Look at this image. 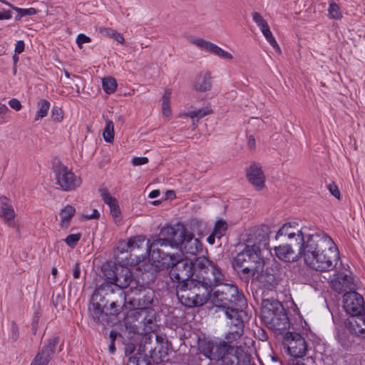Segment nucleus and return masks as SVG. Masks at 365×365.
Here are the masks:
<instances>
[{"mask_svg": "<svg viewBox=\"0 0 365 365\" xmlns=\"http://www.w3.org/2000/svg\"><path fill=\"white\" fill-rule=\"evenodd\" d=\"M128 304L133 310L125 318L126 330L132 331H152L158 328L156 312L150 307L154 292L144 285L131 286Z\"/></svg>", "mask_w": 365, "mask_h": 365, "instance_id": "obj_1", "label": "nucleus"}, {"mask_svg": "<svg viewBox=\"0 0 365 365\" xmlns=\"http://www.w3.org/2000/svg\"><path fill=\"white\" fill-rule=\"evenodd\" d=\"M271 228L266 224H260L245 230L240 236L239 249L242 251H271L269 244Z\"/></svg>", "mask_w": 365, "mask_h": 365, "instance_id": "obj_2", "label": "nucleus"}, {"mask_svg": "<svg viewBox=\"0 0 365 365\" xmlns=\"http://www.w3.org/2000/svg\"><path fill=\"white\" fill-rule=\"evenodd\" d=\"M344 308L346 312L356 319L351 322V330L359 336L365 335L364 300L363 297L355 291L344 294Z\"/></svg>", "mask_w": 365, "mask_h": 365, "instance_id": "obj_3", "label": "nucleus"}, {"mask_svg": "<svg viewBox=\"0 0 365 365\" xmlns=\"http://www.w3.org/2000/svg\"><path fill=\"white\" fill-rule=\"evenodd\" d=\"M262 314L270 328L274 330L283 331L289 326V318L282 304L278 300L263 299Z\"/></svg>", "mask_w": 365, "mask_h": 365, "instance_id": "obj_4", "label": "nucleus"}, {"mask_svg": "<svg viewBox=\"0 0 365 365\" xmlns=\"http://www.w3.org/2000/svg\"><path fill=\"white\" fill-rule=\"evenodd\" d=\"M195 267L197 268V273L195 274V280L210 289L225 281V275L222 270L205 256L195 258Z\"/></svg>", "mask_w": 365, "mask_h": 365, "instance_id": "obj_5", "label": "nucleus"}, {"mask_svg": "<svg viewBox=\"0 0 365 365\" xmlns=\"http://www.w3.org/2000/svg\"><path fill=\"white\" fill-rule=\"evenodd\" d=\"M178 259L174 255H170L168 252H145V256H143L142 259H138L136 262L133 260L128 261L124 264L139 265L140 269L157 272L173 267Z\"/></svg>", "mask_w": 365, "mask_h": 365, "instance_id": "obj_6", "label": "nucleus"}, {"mask_svg": "<svg viewBox=\"0 0 365 365\" xmlns=\"http://www.w3.org/2000/svg\"><path fill=\"white\" fill-rule=\"evenodd\" d=\"M102 272L106 282L113 287L125 289L132 283L133 275L131 270L115 262H107L102 266Z\"/></svg>", "mask_w": 365, "mask_h": 365, "instance_id": "obj_7", "label": "nucleus"}, {"mask_svg": "<svg viewBox=\"0 0 365 365\" xmlns=\"http://www.w3.org/2000/svg\"><path fill=\"white\" fill-rule=\"evenodd\" d=\"M157 328L152 331H132L127 330L130 334H140L143 335L140 343L139 344V352L143 354L145 357H150L153 362L158 363L162 351H156L159 342L164 340V337L158 335L155 333Z\"/></svg>", "mask_w": 365, "mask_h": 365, "instance_id": "obj_8", "label": "nucleus"}, {"mask_svg": "<svg viewBox=\"0 0 365 365\" xmlns=\"http://www.w3.org/2000/svg\"><path fill=\"white\" fill-rule=\"evenodd\" d=\"M297 226L295 222H286L278 230L274 237V251H293L299 232H303Z\"/></svg>", "mask_w": 365, "mask_h": 365, "instance_id": "obj_9", "label": "nucleus"}, {"mask_svg": "<svg viewBox=\"0 0 365 365\" xmlns=\"http://www.w3.org/2000/svg\"><path fill=\"white\" fill-rule=\"evenodd\" d=\"M217 299L221 302L218 307L225 311L226 308L239 307L240 309H244L247 306V300L242 293L239 292L237 286L233 284H225L215 292Z\"/></svg>", "mask_w": 365, "mask_h": 365, "instance_id": "obj_10", "label": "nucleus"}, {"mask_svg": "<svg viewBox=\"0 0 365 365\" xmlns=\"http://www.w3.org/2000/svg\"><path fill=\"white\" fill-rule=\"evenodd\" d=\"M194 256L193 259L185 257L178 258L174 266L170 271V277L172 280L180 283L190 281L197 273V268L195 267L196 252H191Z\"/></svg>", "mask_w": 365, "mask_h": 365, "instance_id": "obj_11", "label": "nucleus"}, {"mask_svg": "<svg viewBox=\"0 0 365 365\" xmlns=\"http://www.w3.org/2000/svg\"><path fill=\"white\" fill-rule=\"evenodd\" d=\"M260 253L237 252L232 262L234 269L253 275L254 271L257 270L264 264Z\"/></svg>", "mask_w": 365, "mask_h": 365, "instance_id": "obj_12", "label": "nucleus"}, {"mask_svg": "<svg viewBox=\"0 0 365 365\" xmlns=\"http://www.w3.org/2000/svg\"><path fill=\"white\" fill-rule=\"evenodd\" d=\"M304 252L305 261L311 267L321 272L327 271L336 265L339 252Z\"/></svg>", "mask_w": 365, "mask_h": 365, "instance_id": "obj_13", "label": "nucleus"}, {"mask_svg": "<svg viewBox=\"0 0 365 365\" xmlns=\"http://www.w3.org/2000/svg\"><path fill=\"white\" fill-rule=\"evenodd\" d=\"M230 346L225 340H212L209 339H200L198 349L206 358L211 361H219L222 359Z\"/></svg>", "mask_w": 365, "mask_h": 365, "instance_id": "obj_14", "label": "nucleus"}, {"mask_svg": "<svg viewBox=\"0 0 365 365\" xmlns=\"http://www.w3.org/2000/svg\"><path fill=\"white\" fill-rule=\"evenodd\" d=\"M130 289L125 293L123 289L118 287H113L108 283L102 284L98 289L96 293L93 294V300H100L103 302H111L113 304L118 303L120 305L125 304L127 299L130 297Z\"/></svg>", "mask_w": 365, "mask_h": 365, "instance_id": "obj_15", "label": "nucleus"}, {"mask_svg": "<svg viewBox=\"0 0 365 365\" xmlns=\"http://www.w3.org/2000/svg\"><path fill=\"white\" fill-rule=\"evenodd\" d=\"M53 172L56 184L63 191L74 190L81 185V178L68 169L66 165L62 164L56 165Z\"/></svg>", "mask_w": 365, "mask_h": 365, "instance_id": "obj_16", "label": "nucleus"}, {"mask_svg": "<svg viewBox=\"0 0 365 365\" xmlns=\"http://www.w3.org/2000/svg\"><path fill=\"white\" fill-rule=\"evenodd\" d=\"M220 362L221 365H255L251 362L250 354L242 346L230 345Z\"/></svg>", "mask_w": 365, "mask_h": 365, "instance_id": "obj_17", "label": "nucleus"}, {"mask_svg": "<svg viewBox=\"0 0 365 365\" xmlns=\"http://www.w3.org/2000/svg\"><path fill=\"white\" fill-rule=\"evenodd\" d=\"M330 285L333 290L339 294L354 292L356 289V284L351 274L338 272L331 277Z\"/></svg>", "mask_w": 365, "mask_h": 365, "instance_id": "obj_18", "label": "nucleus"}, {"mask_svg": "<svg viewBox=\"0 0 365 365\" xmlns=\"http://www.w3.org/2000/svg\"><path fill=\"white\" fill-rule=\"evenodd\" d=\"M171 245L172 249H179L180 251H202V245L200 241L194 237L192 234L187 233L186 229H182L178 240L174 241Z\"/></svg>", "mask_w": 365, "mask_h": 365, "instance_id": "obj_19", "label": "nucleus"}, {"mask_svg": "<svg viewBox=\"0 0 365 365\" xmlns=\"http://www.w3.org/2000/svg\"><path fill=\"white\" fill-rule=\"evenodd\" d=\"M289 354L294 358L303 357L307 351L305 339L298 333L289 332L286 336Z\"/></svg>", "mask_w": 365, "mask_h": 365, "instance_id": "obj_20", "label": "nucleus"}, {"mask_svg": "<svg viewBox=\"0 0 365 365\" xmlns=\"http://www.w3.org/2000/svg\"><path fill=\"white\" fill-rule=\"evenodd\" d=\"M59 338L56 336L48 340L33 359L31 365H47L52 359Z\"/></svg>", "mask_w": 365, "mask_h": 365, "instance_id": "obj_21", "label": "nucleus"}, {"mask_svg": "<svg viewBox=\"0 0 365 365\" xmlns=\"http://www.w3.org/2000/svg\"><path fill=\"white\" fill-rule=\"evenodd\" d=\"M187 282L180 283L176 287V294L180 302L185 307L191 308L200 307L198 303V297L193 292Z\"/></svg>", "mask_w": 365, "mask_h": 365, "instance_id": "obj_22", "label": "nucleus"}, {"mask_svg": "<svg viewBox=\"0 0 365 365\" xmlns=\"http://www.w3.org/2000/svg\"><path fill=\"white\" fill-rule=\"evenodd\" d=\"M189 41L196 46L197 47L200 48V49L205 50L206 51L210 52L220 58H222L223 59H228L231 60L233 58L232 55L223 50L220 47H219L217 45L212 43L210 41H205L203 38H194V37H189L188 38Z\"/></svg>", "mask_w": 365, "mask_h": 365, "instance_id": "obj_23", "label": "nucleus"}, {"mask_svg": "<svg viewBox=\"0 0 365 365\" xmlns=\"http://www.w3.org/2000/svg\"><path fill=\"white\" fill-rule=\"evenodd\" d=\"M319 233L305 234L299 232L298 237L295 240V246L299 251H317Z\"/></svg>", "mask_w": 365, "mask_h": 365, "instance_id": "obj_24", "label": "nucleus"}, {"mask_svg": "<svg viewBox=\"0 0 365 365\" xmlns=\"http://www.w3.org/2000/svg\"><path fill=\"white\" fill-rule=\"evenodd\" d=\"M252 16L253 21L259 28L266 40L270 43V45L277 53H281L280 47L279 46L272 31H270L269 26L266 20L264 19L263 16L257 11L253 12Z\"/></svg>", "mask_w": 365, "mask_h": 365, "instance_id": "obj_25", "label": "nucleus"}, {"mask_svg": "<svg viewBox=\"0 0 365 365\" xmlns=\"http://www.w3.org/2000/svg\"><path fill=\"white\" fill-rule=\"evenodd\" d=\"M248 181L257 190H261L264 187L265 175L259 163H253L247 169Z\"/></svg>", "mask_w": 365, "mask_h": 365, "instance_id": "obj_26", "label": "nucleus"}, {"mask_svg": "<svg viewBox=\"0 0 365 365\" xmlns=\"http://www.w3.org/2000/svg\"><path fill=\"white\" fill-rule=\"evenodd\" d=\"M0 217L9 227H16V231H19V227L14 221L16 217L14 207L9 199L4 195L0 197Z\"/></svg>", "mask_w": 365, "mask_h": 365, "instance_id": "obj_27", "label": "nucleus"}, {"mask_svg": "<svg viewBox=\"0 0 365 365\" xmlns=\"http://www.w3.org/2000/svg\"><path fill=\"white\" fill-rule=\"evenodd\" d=\"M196 277H192L190 281H187L189 286L193 292L195 293L198 297V303L200 306L205 304L210 297L212 289L205 287L201 282L195 280Z\"/></svg>", "mask_w": 365, "mask_h": 365, "instance_id": "obj_28", "label": "nucleus"}, {"mask_svg": "<svg viewBox=\"0 0 365 365\" xmlns=\"http://www.w3.org/2000/svg\"><path fill=\"white\" fill-rule=\"evenodd\" d=\"M103 304H100L98 300L92 301L89 307V314L96 324H104L108 322V314L103 307Z\"/></svg>", "mask_w": 365, "mask_h": 365, "instance_id": "obj_29", "label": "nucleus"}, {"mask_svg": "<svg viewBox=\"0 0 365 365\" xmlns=\"http://www.w3.org/2000/svg\"><path fill=\"white\" fill-rule=\"evenodd\" d=\"M147 238L145 236L139 235L130 237L128 241L121 240L119 242L117 247L118 251H127L128 249L130 250H141L145 249V242Z\"/></svg>", "mask_w": 365, "mask_h": 365, "instance_id": "obj_30", "label": "nucleus"}, {"mask_svg": "<svg viewBox=\"0 0 365 365\" xmlns=\"http://www.w3.org/2000/svg\"><path fill=\"white\" fill-rule=\"evenodd\" d=\"M98 191L103 202L109 206L112 217L117 221L121 214L118 200L110 195L106 187H101Z\"/></svg>", "mask_w": 365, "mask_h": 365, "instance_id": "obj_31", "label": "nucleus"}, {"mask_svg": "<svg viewBox=\"0 0 365 365\" xmlns=\"http://www.w3.org/2000/svg\"><path fill=\"white\" fill-rule=\"evenodd\" d=\"M227 318L230 320V327L245 328L244 321L242 319V314L243 309H240L239 307H227L225 311H223Z\"/></svg>", "mask_w": 365, "mask_h": 365, "instance_id": "obj_32", "label": "nucleus"}, {"mask_svg": "<svg viewBox=\"0 0 365 365\" xmlns=\"http://www.w3.org/2000/svg\"><path fill=\"white\" fill-rule=\"evenodd\" d=\"M212 76L210 72H201L197 77L193 88L197 92L208 91L212 88Z\"/></svg>", "mask_w": 365, "mask_h": 365, "instance_id": "obj_33", "label": "nucleus"}, {"mask_svg": "<svg viewBox=\"0 0 365 365\" xmlns=\"http://www.w3.org/2000/svg\"><path fill=\"white\" fill-rule=\"evenodd\" d=\"M317 251H339L333 240L326 233L319 232Z\"/></svg>", "mask_w": 365, "mask_h": 365, "instance_id": "obj_34", "label": "nucleus"}, {"mask_svg": "<svg viewBox=\"0 0 365 365\" xmlns=\"http://www.w3.org/2000/svg\"><path fill=\"white\" fill-rule=\"evenodd\" d=\"M182 229L185 228L180 224H178L176 228L173 226H165L161 228L160 235L165 240H168L170 242L177 241Z\"/></svg>", "mask_w": 365, "mask_h": 365, "instance_id": "obj_35", "label": "nucleus"}, {"mask_svg": "<svg viewBox=\"0 0 365 365\" xmlns=\"http://www.w3.org/2000/svg\"><path fill=\"white\" fill-rule=\"evenodd\" d=\"M174 241H169L168 240H165L163 238H157L150 242V240L147 239L145 242V250L146 251H160V247H170L171 248V245H173V242Z\"/></svg>", "mask_w": 365, "mask_h": 365, "instance_id": "obj_36", "label": "nucleus"}, {"mask_svg": "<svg viewBox=\"0 0 365 365\" xmlns=\"http://www.w3.org/2000/svg\"><path fill=\"white\" fill-rule=\"evenodd\" d=\"M76 213V209L71 205H66L61 209L59 215L61 218V225L62 227H67L71 219Z\"/></svg>", "mask_w": 365, "mask_h": 365, "instance_id": "obj_37", "label": "nucleus"}, {"mask_svg": "<svg viewBox=\"0 0 365 365\" xmlns=\"http://www.w3.org/2000/svg\"><path fill=\"white\" fill-rule=\"evenodd\" d=\"M244 334V328L230 327V331L225 335V341L227 344L237 341Z\"/></svg>", "mask_w": 365, "mask_h": 365, "instance_id": "obj_38", "label": "nucleus"}, {"mask_svg": "<svg viewBox=\"0 0 365 365\" xmlns=\"http://www.w3.org/2000/svg\"><path fill=\"white\" fill-rule=\"evenodd\" d=\"M106 121V127L103 132V136L105 141L110 143L114 138V125L111 120L103 116Z\"/></svg>", "mask_w": 365, "mask_h": 365, "instance_id": "obj_39", "label": "nucleus"}, {"mask_svg": "<svg viewBox=\"0 0 365 365\" xmlns=\"http://www.w3.org/2000/svg\"><path fill=\"white\" fill-rule=\"evenodd\" d=\"M102 87L107 94L113 93L117 88V81L113 77H106L102 79Z\"/></svg>", "mask_w": 365, "mask_h": 365, "instance_id": "obj_40", "label": "nucleus"}, {"mask_svg": "<svg viewBox=\"0 0 365 365\" xmlns=\"http://www.w3.org/2000/svg\"><path fill=\"white\" fill-rule=\"evenodd\" d=\"M50 108V103L45 100L41 99L38 102V110L36 112V115L35 117V120H38L39 119L43 118L46 116L48 114V111Z\"/></svg>", "mask_w": 365, "mask_h": 365, "instance_id": "obj_41", "label": "nucleus"}, {"mask_svg": "<svg viewBox=\"0 0 365 365\" xmlns=\"http://www.w3.org/2000/svg\"><path fill=\"white\" fill-rule=\"evenodd\" d=\"M304 252H275V255L284 262H294L299 259Z\"/></svg>", "mask_w": 365, "mask_h": 365, "instance_id": "obj_42", "label": "nucleus"}, {"mask_svg": "<svg viewBox=\"0 0 365 365\" xmlns=\"http://www.w3.org/2000/svg\"><path fill=\"white\" fill-rule=\"evenodd\" d=\"M212 110L209 107L202 108L197 110L189 111L184 114V115L190 117L191 118H197V120L207 115L212 114Z\"/></svg>", "mask_w": 365, "mask_h": 365, "instance_id": "obj_43", "label": "nucleus"}, {"mask_svg": "<svg viewBox=\"0 0 365 365\" xmlns=\"http://www.w3.org/2000/svg\"><path fill=\"white\" fill-rule=\"evenodd\" d=\"M353 334L347 331H342L338 334V341L344 349H348L353 341Z\"/></svg>", "mask_w": 365, "mask_h": 365, "instance_id": "obj_44", "label": "nucleus"}, {"mask_svg": "<svg viewBox=\"0 0 365 365\" xmlns=\"http://www.w3.org/2000/svg\"><path fill=\"white\" fill-rule=\"evenodd\" d=\"M227 229V222L222 220H219L215 224L212 233L214 235L217 236V238L220 239L223 235H225Z\"/></svg>", "mask_w": 365, "mask_h": 365, "instance_id": "obj_45", "label": "nucleus"}, {"mask_svg": "<svg viewBox=\"0 0 365 365\" xmlns=\"http://www.w3.org/2000/svg\"><path fill=\"white\" fill-rule=\"evenodd\" d=\"M171 98V91L169 90H166L165 94L163 97V103L162 108L163 115L165 116H168L171 113L170 101Z\"/></svg>", "mask_w": 365, "mask_h": 365, "instance_id": "obj_46", "label": "nucleus"}, {"mask_svg": "<svg viewBox=\"0 0 365 365\" xmlns=\"http://www.w3.org/2000/svg\"><path fill=\"white\" fill-rule=\"evenodd\" d=\"M329 16L331 19H340L342 14L339 6L334 1L330 2L328 8Z\"/></svg>", "mask_w": 365, "mask_h": 365, "instance_id": "obj_47", "label": "nucleus"}, {"mask_svg": "<svg viewBox=\"0 0 365 365\" xmlns=\"http://www.w3.org/2000/svg\"><path fill=\"white\" fill-rule=\"evenodd\" d=\"M258 277L259 280L265 286L267 285L274 287L277 284L275 277L272 274L267 273V272H262Z\"/></svg>", "mask_w": 365, "mask_h": 365, "instance_id": "obj_48", "label": "nucleus"}, {"mask_svg": "<svg viewBox=\"0 0 365 365\" xmlns=\"http://www.w3.org/2000/svg\"><path fill=\"white\" fill-rule=\"evenodd\" d=\"M124 305L118 304V303L113 304L111 302H106V304H103V308L110 315H118L120 309L123 308Z\"/></svg>", "mask_w": 365, "mask_h": 365, "instance_id": "obj_49", "label": "nucleus"}, {"mask_svg": "<svg viewBox=\"0 0 365 365\" xmlns=\"http://www.w3.org/2000/svg\"><path fill=\"white\" fill-rule=\"evenodd\" d=\"M11 8L18 12V15L16 16V20H20L24 16H33L36 14V11L34 8L29 9H21L12 6Z\"/></svg>", "mask_w": 365, "mask_h": 365, "instance_id": "obj_50", "label": "nucleus"}, {"mask_svg": "<svg viewBox=\"0 0 365 365\" xmlns=\"http://www.w3.org/2000/svg\"><path fill=\"white\" fill-rule=\"evenodd\" d=\"M81 235L80 233L71 234L65 239V242L71 248H73L81 239Z\"/></svg>", "mask_w": 365, "mask_h": 365, "instance_id": "obj_51", "label": "nucleus"}, {"mask_svg": "<svg viewBox=\"0 0 365 365\" xmlns=\"http://www.w3.org/2000/svg\"><path fill=\"white\" fill-rule=\"evenodd\" d=\"M157 346L156 351H162L163 349V352L160 353V357L159 359L158 363L160 361H163L165 356L168 355V344L167 341L164 339V340L162 342H159L158 345H155Z\"/></svg>", "mask_w": 365, "mask_h": 365, "instance_id": "obj_52", "label": "nucleus"}, {"mask_svg": "<svg viewBox=\"0 0 365 365\" xmlns=\"http://www.w3.org/2000/svg\"><path fill=\"white\" fill-rule=\"evenodd\" d=\"M51 118L54 121H61L63 118V111L58 107H53L51 110Z\"/></svg>", "mask_w": 365, "mask_h": 365, "instance_id": "obj_53", "label": "nucleus"}, {"mask_svg": "<svg viewBox=\"0 0 365 365\" xmlns=\"http://www.w3.org/2000/svg\"><path fill=\"white\" fill-rule=\"evenodd\" d=\"M91 41V38L83 34H78L76 38V43L80 48H82L83 43H90Z\"/></svg>", "mask_w": 365, "mask_h": 365, "instance_id": "obj_54", "label": "nucleus"}, {"mask_svg": "<svg viewBox=\"0 0 365 365\" xmlns=\"http://www.w3.org/2000/svg\"><path fill=\"white\" fill-rule=\"evenodd\" d=\"M148 158L147 157H134L132 159V164L134 166H138L147 164L148 163Z\"/></svg>", "mask_w": 365, "mask_h": 365, "instance_id": "obj_55", "label": "nucleus"}, {"mask_svg": "<svg viewBox=\"0 0 365 365\" xmlns=\"http://www.w3.org/2000/svg\"><path fill=\"white\" fill-rule=\"evenodd\" d=\"M248 124L251 126V127H255V126H257V128H263V125H264V122L262 119L260 118H251L249 122H248Z\"/></svg>", "mask_w": 365, "mask_h": 365, "instance_id": "obj_56", "label": "nucleus"}, {"mask_svg": "<svg viewBox=\"0 0 365 365\" xmlns=\"http://www.w3.org/2000/svg\"><path fill=\"white\" fill-rule=\"evenodd\" d=\"M9 106L13 108L14 110L19 111L21 109V102L16 99V98H12L9 101Z\"/></svg>", "mask_w": 365, "mask_h": 365, "instance_id": "obj_57", "label": "nucleus"}, {"mask_svg": "<svg viewBox=\"0 0 365 365\" xmlns=\"http://www.w3.org/2000/svg\"><path fill=\"white\" fill-rule=\"evenodd\" d=\"M11 338L16 341L19 336V329L16 322H12L11 326Z\"/></svg>", "mask_w": 365, "mask_h": 365, "instance_id": "obj_58", "label": "nucleus"}, {"mask_svg": "<svg viewBox=\"0 0 365 365\" xmlns=\"http://www.w3.org/2000/svg\"><path fill=\"white\" fill-rule=\"evenodd\" d=\"M115 30L110 29V28H102L101 27L99 29V32L105 36H108V37H110V38H113V35H114V33H115Z\"/></svg>", "mask_w": 365, "mask_h": 365, "instance_id": "obj_59", "label": "nucleus"}, {"mask_svg": "<svg viewBox=\"0 0 365 365\" xmlns=\"http://www.w3.org/2000/svg\"><path fill=\"white\" fill-rule=\"evenodd\" d=\"M25 48V44L24 41H18L16 43L15 46V53L16 54L21 53Z\"/></svg>", "mask_w": 365, "mask_h": 365, "instance_id": "obj_60", "label": "nucleus"}, {"mask_svg": "<svg viewBox=\"0 0 365 365\" xmlns=\"http://www.w3.org/2000/svg\"><path fill=\"white\" fill-rule=\"evenodd\" d=\"M329 190L334 197H336L338 199L339 198L340 192L335 185H329Z\"/></svg>", "mask_w": 365, "mask_h": 365, "instance_id": "obj_61", "label": "nucleus"}, {"mask_svg": "<svg viewBox=\"0 0 365 365\" xmlns=\"http://www.w3.org/2000/svg\"><path fill=\"white\" fill-rule=\"evenodd\" d=\"M9 112V108L3 103H0V121H4L3 115Z\"/></svg>", "mask_w": 365, "mask_h": 365, "instance_id": "obj_62", "label": "nucleus"}, {"mask_svg": "<svg viewBox=\"0 0 365 365\" xmlns=\"http://www.w3.org/2000/svg\"><path fill=\"white\" fill-rule=\"evenodd\" d=\"M81 274L80 264L76 262L73 269V276L75 279L79 278Z\"/></svg>", "mask_w": 365, "mask_h": 365, "instance_id": "obj_63", "label": "nucleus"}, {"mask_svg": "<svg viewBox=\"0 0 365 365\" xmlns=\"http://www.w3.org/2000/svg\"><path fill=\"white\" fill-rule=\"evenodd\" d=\"M113 38L121 44H123L125 41V39H124V37L123 36V35L116 31H115Z\"/></svg>", "mask_w": 365, "mask_h": 365, "instance_id": "obj_64", "label": "nucleus"}]
</instances>
